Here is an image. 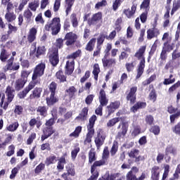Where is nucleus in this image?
<instances>
[{
	"mask_svg": "<svg viewBox=\"0 0 180 180\" xmlns=\"http://www.w3.org/2000/svg\"><path fill=\"white\" fill-rule=\"evenodd\" d=\"M89 122V123L87 125V134L94 136V134H95V129H94V126H95V122H96V115H93L91 117Z\"/></svg>",
	"mask_w": 180,
	"mask_h": 180,
	"instance_id": "9",
	"label": "nucleus"
},
{
	"mask_svg": "<svg viewBox=\"0 0 180 180\" xmlns=\"http://www.w3.org/2000/svg\"><path fill=\"white\" fill-rule=\"evenodd\" d=\"M160 34V30L158 29L153 27L150 28L147 31V39L151 40L154 37H157Z\"/></svg>",
	"mask_w": 180,
	"mask_h": 180,
	"instance_id": "18",
	"label": "nucleus"
},
{
	"mask_svg": "<svg viewBox=\"0 0 180 180\" xmlns=\"http://www.w3.org/2000/svg\"><path fill=\"white\" fill-rule=\"evenodd\" d=\"M74 60H68L66 63L65 66V72L68 74V75H71L72 72H74Z\"/></svg>",
	"mask_w": 180,
	"mask_h": 180,
	"instance_id": "22",
	"label": "nucleus"
},
{
	"mask_svg": "<svg viewBox=\"0 0 180 180\" xmlns=\"http://www.w3.org/2000/svg\"><path fill=\"white\" fill-rule=\"evenodd\" d=\"M169 154H172L173 155L176 154V149L174 148L171 145L167 146L165 149V155H169Z\"/></svg>",
	"mask_w": 180,
	"mask_h": 180,
	"instance_id": "40",
	"label": "nucleus"
},
{
	"mask_svg": "<svg viewBox=\"0 0 180 180\" xmlns=\"http://www.w3.org/2000/svg\"><path fill=\"white\" fill-rule=\"evenodd\" d=\"M129 156L131 158H136L139 156V150H137V149H132L129 153Z\"/></svg>",
	"mask_w": 180,
	"mask_h": 180,
	"instance_id": "57",
	"label": "nucleus"
},
{
	"mask_svg": "<svg viewBox=\"0 0 180 180\" xmlns=\"http://www.w3.org/2000/svg\"><path fill=\"white\" fill-rule=\"evenodd\" d=\"M157 78V76L155 75H151L148 79L143 82V85L146 86V85H148L153 82Z\"/></svg>",
	"mask_w": 180,
	"mask_h": 180,
	"instance_id": "51",
	"label": "nucleus"
},
{
	"mask_svg": "<svg viewBox=\"0 0 180 180\" xmlns=\"http://www.w3.org/2000/svg\"><path fill=\"white\" fill-rule=\"evenodd\" d=\"M37 113L40 116L46 117L47 116V107L46 106H39L37 108Z\"/></svg>",
	"mask_w": 180,
	"mask_h": 180,
	"instance_id": "30",
	"label": "nucleus"
},
{
	"mask_svg": "<svg viewBox=\"0 0 180 180\" xmlns=\"http://www.w3.org/2000/svg\"><path fill=\"white\" fill-rule=\"evenodd\" d=\"M56 77L58 79L59 82H65V81H67V77L64 75V73L61 70L56 72Z\"/></svg>",
	"mask_w": 180,
	"mask_h": 180,
	"instance_id": "33",
	"label": "nucleus"
},
{
	"mask_svg": "<svg viewBox=\"0 0 180 180\" xmlns=\"http://www.w3.org/2000/svg\"><path fill=\"white\" fill-rule=\"evenodd\" d=\"M99 22H102V13H97L93 15L91 20H89V25H98Z\"/></svg>",
	"mask_w": 180,
	"mask_h": 180,
	"instance_id": "11",
	"label": "nucleus"
},
{
	"mask_svg": "<svg viewBox=\"0 0 180 180\" xmlns=\"http://www.w3.org/2000/svg\"><path fill=\"white\" fill-rule=\"evenodd\" d=\"M8 151L6 153L7 157H12L15 154V146L11 145L8 148Z\"/></svg>",
	"mask_w": 180,
	"mask_h": 180,
	"instance_id": "52",
	"label": "nucleus"
},
{
	"mask_svg": "<svg viewBox=\"0 0 180 180\" xmlns=\"http://www.w3.org/2000/svg\"><path fill=\"white\" fill-rule=\"evenodd\" d=\"M78 153H79V148H76L71 152L72 160H75L77 158V155H78Z\"/></svg>",
	"mask_w": 180,
	"mask_h": 180,
	"instance_id": "63",
	"label": "nucleus"
},
{
	"mask_svg": "<svg viewBox=\"0 0 180 180\" xmlns=\"http://www.w3.org/2000/svg\"><path fill=\"white\" fill-rule=\"evenodd\" d=\"M55 95V93H51L50 97L46 98V103L49 106H51L53 103L57 102V98L54 97Z\"/></svg>",
	"mask_w": 180,
	"mask_h": 180,
	"instance_id": "36",
	"label": "nucleus"
},
{
	"mask_svg": "<svg viewBox=\"0 0 180 180\" xmlns=\"http://www.w3.org/2000/svg\"><path fill=\"white\" fill-rule=\"evenodd\" d=\"M105 37L106 34H101L97 39V46H101V44H103V41H105Z\"/></svg>",
	"mask_w": 180,
	"mask_h": 180,
	"instance_id": "53",
	"label": "nucleus"
},
{
	"mask_svg": "<svg viewBox=\"0 0 180 180\" xmlns=\"http://www.w3.org/2000/svg\"><path fill=\"white\" fill-rule=\"evenodd\" d=\"M67 172L63 173L61 176L64 180H72L71 176H75V169L72 167H66Z\"/></svg>",
	"mask_w": 180,
	"mask_h": 180,
	"instance_id": "10",
	"label": "nucleus"
},
{
	"mask_svg": "<svg viewBox=\"0 0 180 180\" xmlns=\"http://www.w3.org/2000/svg\"><path fill=\"white\" fill-rule=\"evenodd\" d=\"M53 134H54V131L51 127L44 128L43 129V134L41 135V140L44 141V140L49 139Z\"/></svg>",
	"mask_w": 180,
	"mask_h": 180,
	"instance_id": "15",
	"label": "nucleus"
},
{
	"mask_svg": "<svg viewBox=\"0 0 180 180\" xmlns=\"http://www.w3.org/2000/svg\"><path fill=\"white\" fill-rule=\"evenodd\" d=\"M46 54V47L38 46L36 48V44L31 47L30 51V56L32 58H40L41 56H44Z\"/></svg>",
	"mask_w": 180,
	"mask_h": 180,
	"instance_id": "5",
	"label": "nucleus"
},
{
	"mask_svg": "<svg viewBox=\"0 0 180 180\" xmlns=\"http://www.w3.org/2000/svg\"><path fill=\"white\" fill-rule=\"evenodd\" d=\"M49 57L51 64L56 67L58 64L60 60L58 59V49L52 48L49 53Z\"/></svg>",
	"mask_w": 180,
	"mask_h": 180,
	"instance_id": "6",
	"label": "nucleus"
},
{
	"mask_svg": "<svg viewBox=\"0 0 180 180\" xmlns=\"http://www.w3.org/2000/svg\"><path fill=\"white\" fill-rule=\"evenodd\" d=\"M18 127H19V123L18 122H13L7 126L6 129L8 131H16L18 130Z\"/></svg>",
	"mask_w": 180,
	"mask_h": 180,
	"instance_id": "38",
	"label": "nucleus"
},
{
	"mask_svg": "<svg viewBox=\"0 0 180 180\" xmlns=\"http://www.w3.org/2000/svg\"><path fill=\"white\" fill-rule=\"evenodd\" d=\"M136 92H137V86L131 88L129 93L127 96V101H129L131 103H134L136 101Z\"/></svg>",
	"mask_w": 180,
	"mask_h": 180,
	"instance_id": "13",
	"label": "nucleus"
},
{
	"mask_svg": "<svg viewBox=\"0 0 180 180\" xmlns=\"http://www.w3.org/2000/svg\"><path fill=\"white\" fill-rule=\"evenodd\" d=\"M144 53H146V46H141L135 53V57L138 60H141L138 65L136 79H139L144 72V68L146 67V58L144 57Z\"/></svg>",
	"mask_w": 180,
	"mask_h": 180,
	"instance_id": "2",
	"label": "nucleus"
},
{
	"mask_svg": "<svg viewBox=\"0 0 180 180\" xmlns=\"http://www.w3.org/2000/svg\"><path fill=\"white\" fill-rule=\"evenodd\" d=\"M43 90L40 87L35 88L32 94L30 95V99H37L40 98V95H41V91Z\"/></svg>",
	"mask_w": 180,
	"mask_h": 180,
	"instance_id": "20",
	"label": "nucleus"
},
{
	"mask_svg": "<svg viewBox=\"0 0 180 180\" xmlns=\"http://www.w3.org/2000/svg\"><path fill=\"white\" fill-rule=\"evenodd\" d=\"M120 120V119L119 117L112 118L107 122V127H113V126H115V124H116V123H119Z\"/></svg>",
	"mask_w": 180,
	"mask_h": 180,
	"instance_id": "47",
	"label": "nucleus"
},
{
	"mask_svg": "<svg viewBox=\"0 0 180 180\" xmlns=\"http://www.w3.org/2000/svg\"><path fill=\"white\" fill-rule=\"evenodd\" d=\"M19 169H20V168L18 167V166L12 169L11 174L10 175V179H15L16 174L19 172Z\"/></svg>",
	"mask_w": 180,
	"mask_h": 180,
	"instance_id": "56",
	"label": "nucleus"
},
{
	"mask_svg": "<svg viewBox=\"0 0 180 180\" xmlns=\"http://www.w3.org/2000/svg\"><path fill=\"white\" fill-rule=\"evenodd\" d=\"M179 174H180V165H178L174 174H173V177L170 178L169 180L178 179L179 178Z\"/></svg>",
	"mask_w": 180,
	"mask_h": 180,
	"instance_id": "55",
	"label": "nucleus"
},
{
	"mask_svg": "<svg viewBox=\"0 0 180 180\" xmlns=\"http://www.w3.org/2000/svg\"><path fill=\"white\" fill-rule=\"evenodd\" d=\"M15 91L12 89L11 86H7L6 90V95L7 96V101H5V94L2 95L1 101L0 103L1 108H3L4 110L8 109V106H9V103L13 101V98H15Z\"/></svg>",
	"mask_w": 180,
	"mask_h": 180,
	"instance_id": "4",
	"label": "nucleus"
},
{
	"mask_svg": "<svg viewBox=\"0 0 180 180\" xmlns=\"http://www.w3.org/2000/svg\"><path fill=\"white\" fill-rule=\"evenodd\" d=\"M77 89L74 87V86H72L69 87L68 89H66V93L68 95L70 99H72L74 96H75V94H77Z\"/></svg>",
	"mask_w": 180,
	"mask_h": 180,
	"instance_id": "31",
	"label": "nucleus"
},
{
	"mask_svg": "<svg viewBox=\"0 0 180 180\" xmlns=\"http://www.w3.org/2000/svg\"><path fill=\"white\" fill-rule=\"evenodd\" d=\"M137 9V4H134L131 9L128 8L127 10H124V13L126 15L128 18H131L134 13H136V10Z\"/></svg>",
	"mask_w": 180,
	"mask_h": 180,
	"instance_id": "23",
	"label": "nucleus"
},
{
	"mask_svg": "<svg viewBox=\"0 0 180 180\" xmlns=\"http://www.w3.org/2000/svg\"><path fill=\"white\" fill-rule=\"evenodd\" d=\"M23 16L26 22H27V23H30V22H32V18H33V13H32L30 9L27 8L24 11Z\"/></svg>",
	"mask_w": 180,
	"mask_h": 180,
	"instance_id": "25",
	"label": "nucleus"
},
{
	"mask_svg": "<svg viewBox=\"0 0 180 180\" xmlns=\"http://www.w3.org/2000/svg\"><path fill=\"white\" fill-rule=\"evenodd\" d=\"M37 34V28L32 27L31 29H30L27 34V40L29 43H33V41L36 40Z\"/></svg>",
	"mask_w": 180,
	"mask_h": 180,
	"instance_id": "12",
	"label": "nucleus"
},
{
	"mask_svg": "<svg viewBox=\"0 0 180 180\" xmlns=\"http://www.w3.org/2000/svg\"><path fill=\"white\" fill-rule=\"evenodd\" d=\"M44 164L43 163H40L38 166H37V167L34 169V173L35 174H40V172H41L43 171V169H44Z\"/></svg>",
	"mask_w": 180,
	"mask_h": 180,
	"instance_id": "59",
	"label": "nucleus"
},
{
	"mask_svg": "<svg viewBox=\"0 0 180 180\" xmlns=\"http://www.w3.org/2000/svg\"><path fill=\"white\" fill-rule=\"evenodd\" d=\"M25 84H26V82H23L22 79H17L14 83L15 91H20V89L25 86Z\"/></svg>",
	"mask_w": 180,
	"mask_h": 180,
	"instance_id": "29",
	"label": "nucleus"
},
{
	"mask_svg": "<svg viewBox=\"0 0 180 180\" xmlns=\"http://www.w3.org/2000/svg\"><path fill=\"white\" fill-rule=\"evenodd\" d=\"M77 39L78 36H77V34L74 32H68L65 36L66 46H72V44L77 41Z\"/></svg>",
	"mask_w": 180,
	"mask_h": 180,
	"instance_id": "8",
	"label": "nucleus"
},
{
	"mask_svg": "<svg viewBox=\"0 0 180 180\" xmlns=\"http://www.w3.org/2000/svg\"><path fill=\"white\" fill-rule=\"evenodd\" d=\"M146 106H147V104L146 103L138 102L131 108V112L136 113V110H139V109H143V108H146Z\"/></svg>",
	"mask_w": 180,
	"mask_h": 180,
	"instance_id": "27",
	"label": "nucleus"
},
{
	"mask_svg": "<svg viewBox=\"0 0 180 180\" xmlns=\"http://www.w3.org/2000/svg\"><path fill=\"white\" fill-rule=\"evenodd\" d=\"M96 154L95 149H91L89 152V162H90V164H92L94 161L96 160Z\"/></svg>",
	"mask_w": 180,
	"mask_h": 180,
	"instance_id": "37",
	"label": "nucleus"
},
{
	"mask_svg": "<svg viewBox=\"0 0 180 180\" xmlns=\"http://www.w3.org/2000/svg\"><path fill=\"white\" fill-rule=\"evenodd\" d=\"M120 106V102L115 101L113 103H111L109 105L107 106L108 108V117H109L116 109H119V107Z\"/></svg>",
	"mask_w": 180,
	"mask_h": 180,
	"instance_id": "14",
	"label": "nucleus"
},
{
	"mask_svg": "<svg viewBox=\"0 0 180 180\" xmlns=\"http://www.w3.org/2000/svg\"><path fill=\"white\" fill-rule=\"evenodd\" d=\"M11 56V53L6 52V50L2 49L0 55V60L3 62L6 61L8 57Z\"/></svg>",
	"mask_w": 180,
	"mask_h": 180,
	"instance_id": "42",
	"label": "nucleus"
},
{
	"mask_svg": "<svg viewBox=\"0 0 180 180\" xmlns=\"http://www.w3.org/2000/svg\"><path fill=\"white\" fill-rule=\"evenodd\" d=\"M160 44V41L158 40H156L154 44H153L150 51L149 52L150 56H153L154 53H155V50H157V46Z\"/></svg>",
	"mask_w": 180,
	"mask_h": 180,
	"instance_id": "54",
	"label": "nucleus"
},
{
	"mask_svg": "<svg viewBox=\"0 0 180 180\" xmlns=\"http://www.w3.org/2000/svg\"><path fill=\"white\" fill-rule=\"evenodd\" d=\"M139 172V168L133 167L127 174V180H133L131 176H136V174Z\"/></svg>",
	"mask_w": 180,
	"mask_h": 180,
	"instance_id": "28",
	"label": "nucleus"
},
{
	"mask_svg": "<svg viewBox=\"0 0 180 180\" xmlns=\"http://www.w3.org/2000/svg\"><path fill=\"white\" fill-rule=\"evenodd\" d=\"M57 162V157L54 155H51L46 158L45 164L46 165H51V164H56Z\"/></svg>",
	"mask_w": 180,
	"mask_h": 180,
	"instance_id": "41",
	"label": "nucleus"
},
{
	"mask_svg": "<svg viewBox=\"0 0 180 180\" xmlns=\"http://www.w3.org/2000/svg\"><path fill=\"white\" fill-rule=\"evenodd\" d=\"M179 8H180V0L173 1V7L171 13L172 15H174V13H175V12H176V11L179 9Z\"/></svg>",
	"mask_w": 180,
	"mask_h": 180,
	"instance_id": "48",
	"label": "nucleus"
},
{
	"mask_svg": "<svg viewBox=\"0 0 180 180\" xmlns=\"http://www.w3.org/2000/svg\"><path fill=\"white\" fill-rule=\"evenodd\" d=\"M55 44L58 49H61V47L64 46V40L61 38H58L56 39Z\"/></svg>",
	"mask_w": 180,
	"mask_h": 180,
	"instance_id": "60",
	"label": "nucleus"
},
{
	"mask_svg": "<svg viewBox=\"0 0 180 180\" xmlns=\"http://www.w3.org/2000/svg\"><path fill=\"white\" fill-rule=\"evenodd\" d=\"M99 72H101V69L99 68V65L98 63L94 64L93 74L94 75V79L98 81V75H99Z\"/></svg>",
	"mask_w": 180,
	"mask_h": 180,
	"instance_id": "43",
	"label": "nucleus"
},
{
	"mask_svg": "<svg viewBox=\"0 0 180 180\" xmlns=\"http://www.w3.org/2000/svg\"><path fill=\"white\" fill-rule=\"evenodd\" d=\"M94 141L98 150H99L101 146H103V143L105 141V137L102 136L101 134H98L97 137H96Z\"/></svg>",
	"mask_w": 180,
	"mask_h": 180,
	"instance_id": "24",
	"label": "nucleus"
},
{
	"mask_svg": "<svg viewBox=\"0 0 180 180\" xmlns=\"http://www.w3.org/2000/svg\"><path fill=\"white\" fill-rule=\"evenodd\" d=\"M127 123H122V131L118 133V136H120V137H124L126 136V133H127Z\"/></svg>",
	"mask_w": 180,
	"mask_h": 180,
	"instance_id": "44",
	"label": "nucleus"
},
{
	"mask_svg": "<svg viewBox=\"0 0 180 180\" xmlns=\"http://www.w3.org/2000/svg\"><path fill=\"white\" fill-rule=\"evenodd\" d=\"M13 60H15L13 57H11L9 60H8L7 64L4 67V71H9L11 70L13 65Z\"/></svg>",
	"mask_w": 180,
	"mask_h": 180,
	"instance_id": "45",
	"label": "nucleus"
},
{
	"mask_svg": "<svg viewBox=\"0 0 180 180\" xmlns=\"http://www.w3.org/2000/svg\"><path fill=\"white\" fill-rule=\"evenodd\" d=\"M151 179L153 180L160 179V167L154 166L151 170Z\"/></svg>",
	"mask_w": 180,
	"mask_h": 180,
	"instance_id": "21",
	"label": "nucleus"
},
{
	"mask_svg": "<svg viewBox=\"0 0 180 180\" xmlns=\"http://www.w3.org/2000/svg\"><path fill=\"white\" fill-rule=\"evenodd\" d=\"M98 100L101 105H108L109 100L106 97V92H105V90L101 89L98 94Z\"/></svg>",
	"mask_w": 180,
	"mask_h": 180,
	"instance_id": "16",
	"label": "nucleus"
},
{
	"mask_svg": "<svg viewBox=\"0 0 180 180\" xmlns=\"http://www.w3.org/2000/svg\"><path fill=\"white\" fill-rule=\"evenodd\" d=\"M40 4L38 1L34 0V1L30 2L28 4V9L32 12H36L37 11V8H39Z\"/></svg>",
	"mask_w": 180,
	"mask_h": 180,
	"instance_id": "26",
	"label": "nucleus"
},
{
	"mask_svg": "<svg viewBox=\"0 0 180 180\" xmlns=\"http://www.w3.org/2000/svg\"><path fill=\"white\" fill-rule=\"evenodd\" d=\"M46 32H51L53 36H56L61 30V20L60 18L55 17L52 20L48 21L44 26Z\"/></svg>",
	"mask_w": 180,
	"mask_h": 180,
	"instance_id": "3",
	"label": "nucleus"
},
{
	"mask_svg": "<svg viewBox=\"0 0 180 180\" xmlns=\"http://www.w3.org/2000/svg\"><path fill=\"white\" fill-rule=\"evenodd\" d=\"M46 69V64L39 63L34 69L32 81L30 82L27 86H26L22 91L18 94V98L23 99L26 98L28 92H30L36 86V85L40 84L41 79L40 77H42L44 74V70Z\"/></svg>",
	"mask_w": 180,
	"mask_h": 180,
	"instance_id": "1",
	"label": "nucleus"
},
{
	"mask_svg": "<svg viewBox=\"0 0 180 180\" xmlns=\"http://www.w3.org/2000/svg\"><path fill=\"white\" fill-rule=\"evenodd\" d=\"M23 112V107L20 105H15L14 113L15 115H21Z\"/></svg>",
	"mask_w": 180,
	"mask_h": 180,
	"instance_id": "64",
	"label": "nucleus"
},
{
	"mask_svg": "<svg viewBox=\"0 0 180 180\" xmlns=\"http://www.w3.org/2000/svg\"><path fill=\"white\" fill-rule=\"evenodd\" d=\"M75 2V0H65V12L66 15H68L70 12H71V8H72V5H74V3Z\"/></svg>",
	"mask_w": 180,
	"mask_h": 180,
	"instance_id": "35",
	"label": "nucleus"
},
{
	"mask_svg": "<svg viewBox=\"0 0 180 180\" xmlns=\"http://www.w3.org/2000/svg\"><path fill=\"white\" fill-rule=\"evenodd\" d=\"M164 173L162 175V180H165L167 178H168V175L169 174V165H164Z\"/></svg>",
	"mask_w": 180,
	"mask_h": 180,
	"instance_id": "49",
	"label": "nucleus"
},
{
	"mask_svg": "<svg viewBox=\"0 0 180 180\" xmlns=\"http://www.w3.org/2000/svg\"><path fill=\"white\" fill-rule=\"evenodd\" d=\"M60 6H61V0H55L53 4V11L55 12H58V9H60Z\"/></svg>",
	"mask_w": 180,
	"mask_h": 180,
	"instance_id": "58",
	"label": "nucleus"
},
{
	"mask_svg": "<svg viewBox=\"0 0 180 180\" xmlns=\"http://www.w3.org/2000/svg\"><path fill=\"white\" fill-rule=\"evenodd\" d=\"M35 21L37 23H41V25H44V20L43 19V16L41 13H39L35 18Z\"/></svg>",
	"mask_w": 180,
	"mask_h": 180,
	"instance_id": "61",
	"label": "nucleus"
},
{
	"mask_svg": "<svg viewBox=\"0 0 180 180\" xmlns=\"http://www.w3.org/2000/svg\"><path fill=\"white\" fill-rule=\"evenodd\" d=\"M108 57H104L102 58V63L103 65L104 68L108 67H113L116 64V59L115 58H110V59H107Z\"/></svg>",
	"mask_w": 180,
	"mask_h": 180,
	"instance_id": "17",
	"label": "nucleus"
},
{
	"mask_svg": "<svg viewBox=\"0 0 180 180\" xmlns=\"http://www.w3.org/2000/svg\"><path fill=\"white\" fill-rule=\"evenodd\" d=\"M117 148H118L117 142H114L110 150L111 155H115V154L117 153Z\"/></svg>",
	"mask_w": 180,
	"mask_h": 180,
	"instance_id": "62",
	"label": "nucleus"
},
{
	"mask_svg": "<svg viewBox=\"0 0 180 180\" xmlns=\"http://www.w3.org/2000/svg\"><path fill=\"white\" fill-rule=\"evenodd\" d=\"M96 43V39L93 38L91 39L86 46V50L87 51H92L94 48L95 47V44Z\"/></svg>",
	"mask_w": 180,
	"mask_h": 180,
	"instance_id": "32",
	"label": "nucleus"
},
{
	"mask_svg": "<svg viewBox=\"0 0 180 180\" xmlns=\"http://www.w3.org/2000/svg\"><path fill=\"white\" fill-rule=\"evenodd\" d=\"M70 22L72 23V27H75V28L78 27L79 20H78V18H77V14L72 13L70 15Z\"/></svg>",
	"mask_w": 180,
	"mask_h": 180,
	"instance_id": "34",
	"label": "nucleus"
},
{
	"mask_svg": "<svg viewBox=\"0 0 180 180\" xmlns=\"http://www.w3.org/2000/svg\"><path fill=\"white\" fill-rule=\"evenodd\" d=\"M141 9H146V12L150 11V0H143L141 4Z\"/></svg>",
	"mask_w": 180,
	"mask_h": 180,
	"instance_id": "46",
	"label": "nucleus"
},
{
	"mask_svg": "<svg viewBox=\"0 0 180 180\" xmlns=\"http://www.w3.org/2000/svg\"><path fill=\"white\" fill-rule=\"evenodd\" d=\"M105 164H106V161L103 159L101 160L96 161L94 163L91 168V172L92 174L91 178L94 179H98V176H99V172H98L96 167H102V165H105Z\"/></svg>",
	"mask_w": 180,
	"mask_h": 180,
	"instance_id": "7",
	"label": "nucleus"
},
{
	"mask_svg": "<svg viewBox=\"0 0 180 180\" xmlns=\"http://www.w3.org/2000/svg\"><path fill=\"white\" fill-rule=\"evenodd\" d=\"M30 75V72L29 71L23 70L21 72V79L25 84L27 82V78Z\"/></svg>",
	"mask_w": 180,
	"mask_h": 180,
	"instance_id": "50",
	"label": "nucleus"
},
{
	"mask_svg": "<svg viewBox=\"0 0 180 180\" xmlns=\"http://www.w3.org/2000/svg\"><path fill=\"white\" fill-rule=\"evenodd\" d=\"M5 19L7 22H13L16 19V15L13 12H7L5 15Z\"/></svg>",
	"mask_w": 180,
	"mask_h": 180,
	"instance_id": "39",
	"label": "nucleus"
},
{
	"mask_svg": "<svg viewBox=\"0 0 180 180\" xmlns=\"http://www.w3.org/2000/svg\"><path fill=\"white\" fill-rule=\"evenodd\" d=\"M88 110V108H84L79 116L76 117V120H78L79 122H84V120H86Z\"/></svg>",
	"mask_w": 180,
	"mask_h": 180,
	"instance_id": "19",
	"label": "nucleus"
}]
</instances>
